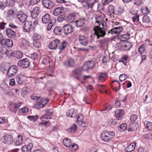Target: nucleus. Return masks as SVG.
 <instances>
[{
  "mask_svg": "<svg viewBox=\"0 0 152 152\" xmlns=\"http://www.w3.org/2000/svg\"><path fill=\"white\" fill-rule=\"evenodd\" d=\"M77 126L75 124L72 125L69 129H67L68 132L71 133H74L77 129Z\"/></svg>",
  "mask_w": 152,
  "mask_h": 152,
  "instance_id": "35",
  "label": "nucleus"
},
{
  "mask_svg": "<svg viewBox=\"0 0 152 152\" xmlns=\"http://www.w3.org/2000/svg\"><path fill=\"white\" fill-rule=\"evenodd\" d=\"M16 17L22 23L25 22L27 19V16L22 11H19L17 14Z\"/></svg>",
  "mask_w": 152,
  "mask_h": 152,
  "instance_id": "9",
  "label": "nucleus"
},
{
  "mask_svg": "<svg viewBox=\"0 0 152 152\" xmlns=\"http://www.w3.org/2000/svg\"><path fill=\"white\" fill-rule=\"evenodd\" d=\"M73 74L75 77L79 80V77L81 75L82 69L80 68H77L72 71Z\"/></svg>",
  "mask_w": 152,
  "mask_h": 152,
  "instance_id": "20",
  "label": "nucleus"
},
{
  "mask_svg": "<svg viewBox=\"0 0 152 152\" xmlns=\"http://www.w3.org/2000/svg\"><path fill=\"white\" fill-rule=\"evenodd\" d=\"M15 2L13 0H6V5L7 7H13L14 6Z\"/></svg>",
  "mask_w": 152,
  "mask_h": 152,
  "instance_id": "38",
  "label": "nucleus"
},
{
  "mask_svg": "<svg viewBox=\"0 0 152 152\" xmlns=\"http://www.w3.org/2000/svg\"><path fill=\"white\" fill-rule=\"evenodd\" d=\"M39 8L37 7H34L31 12V17L33 18H36L39 13Z\"/></svg>",
  "mask_w": 152,
  "mask_h": 152,
  "instance_id": "16",
  "label": "nucleus"
},
{
  "mask_svg": "<svg viewBox=\"0 0 152 152\" xmlns=\"http://www.w3.org/2000/svg\"><path fill=\"white\" fill-rule=\"evenodd\" d=\"M67 116L73 118L77 117V112L75 111L74 109H72L68 110L66 113Z\"/></svg>",
  "mask_w": 152,
  "mask_h": 152,
  "instance_id": "18",
  "label": "nucleus"
},
{
  "mask_svg": "<svg viewBox=\"0 0 152 152\" xmlns=\"http://www.w3.org/2000/svg\"><path fill=\"white\" fill-rule=\"evenodd\" d=\"M42 3L45 7L49 9L52 8L54 5V2L50 0H43Z\"/></svg>",
  "mask_w": 152,
  "mask_h": 152,
  "instance_id": "13",
  "label": "nucleus"
},
{
  "mask_svg": "<svg viewBox=\"0 0 152 152\" xmlns=\"http://www.w3.org/2000/svg\"><path fill=\"white\" fill-rule=\"evenodd\" d=\"M45 105V104L43 103L42 102L41 103H36L34 105L35 108L37 109H39L44 107Z\"/></svg>",
  "mask_w": 152,
  "mask_h": 152,
  "instance_id": "41",
  "label": "nucleus"
},
{
  "mask_svg": "<svg viewBox=\"0 0 152 152\" xmlns=\"http://www.w3.org/2000/svg\"><path fill=\"white\" fill-rule=\"evenodd\" d=\"M58 49H59L60 51L59 52V53H60L62 50L64 49L67 46V42L65 41H64L62 42H59L58 44Z\"/></svg>",
  "mask_w": 152,
  "mask_h": 152,
  "instance_id": "29",
  "label": "nucleus"
},
{
  "mask_svg": "<svg viewBox=\"0 0 152 152\" xmlns=\"http://www.w3.org/2000/svg\"><path fill=\"white\" fill-rule=\"evenodd\" d=\"M22 102L15 104L13 102L10 103L9 106L10 110L12 112L16 113L18 109L20 107Z\"/></svg>",
  "mask_w": 152,
  "mask_h": 152,
  "instance_id": "10",
  "label": "nucleus"
},
{
  "mask_svg": "<svg viewBox=\"0 0 152 152\" xmlns=\"http://www.w3.org/2000/svg\"><path fill=\"white\" fill-rule=\"evenodd\" d=\"M59 42V40L56 39L50 43L48 45V47L51 49H56Z\"/></svg>",
  "mask_w": 152,
  "mask_h": 152,
  "instance_id": "14",
  "label": "nucleus"
},
{
  "mask_svg": "<svg viewBox=\"0 0 152 152\" xmlns=\"http://www.w3.org/2000/svg\"><path fill=\"white\" fill-rule=\"evenodd\" d=\"M14 53V52L12 51L11 50H7V51L6 53L5 54H6L7 56L8 57H10L11 56L13 57V53Z\"/></svg>",
  "mask_w": 152,
  "mask_h": 152,
  "instance_id": "59",
  "label": "nucleus"
},
{
  "mask_svg": "<svg viewBox=\"0 0 152 152\" xmlns=\"http://www.w3.org/2000/svg\"><path fill=\"white\" fill-rule=\"evenodd\" d=\"M50 16L48 14H46L42 18V21L43 23L46 24L48 23L50 20Z\"/></svg>",
  "mask_w": 152,
  "mask_h": 152,
  "instance_id": "27",
  "label": "nucleus"
},
{
  "mask_svg": "<svg viewBox=\"0 0 152 152\" xmlns=\"http://www.w3.org/2000/svg\"><path fill=\"white\" fill-rule=\"evenodd\" d=\"M15 15L14 10L12 9L9 10L7 12V16L8 17H13Z\"/></svg>",
  "mask_w": 152,
  "mask_h": 152,
  "instance_id": "52",
  "label": "nucleus"
},
{
  "mask_svg": "<svg viewBox=\"0 0 152 152\" xmlns=\"http://www.w3.org/2000/svg\"><path fill=\"white\" fill-rule=\"evenodd\" d=\"M121 40L123 41H125L129 38V36L128 34H122L121 36Z\"/></svg>",
  "mask_w": 152,
  "mask_h": 152,
  "instance_id": "46",
  "label": "nucleus"
},
{
  "mask_svg": "<svg viewBox=\"0 0 152 152\" xmlns=\"http://www.w3.org/2000/svg\"><path fill=\"white\" fill-rule=\"evenodd\" d=\"M95 63L94 61H89L84 63L83 65V68L85 71H88L91 69L95 66Z\"/></svg>",
  "mask_w": 152,
  "mask_h": 152,
  "instance_id": "4",
  "label": "nucleus"
},
{
  "mask_svg": "<svg viewBox=\"0 0 152 152\" xmlns=\"http://www.w3.org/2000/svg\"><path fill=\"white\" fill-rule=\"evenodd\" d=\"M78 124L82 128H85L88 126L87 123L85 121H83L80 124Z\"/></svg>",
  "mask_w": 152,
  "mask_h": 152,
  "instance_id": "54",
  "label": "nucleus"
},
{
  "mask_svg": "<svg viewBox=\"0 0 152 152\" xmlns=\"http://www.w3.org/2000/svg\"><path fill=\"white\" fill-rule=\"evenodd\" d=\"M18 67L16 65H12L8 70L7 75L8 77H13L16 73Z\"/></svg>",
  "mask_w": 152,
  "mask_h": 152,
  "instance_id": "5",
  "label": "nucleus"
},
{
  "mask_svg": "<svg viewBox=\"0 0 152 152\" xmlns=\"http://www.w3.org/2000/svg\"><path fill=\"white\" fill-rule=\"evenodd\" d=\"M94 35L96 36L97 39L103 37L106 35V28L100 27L99 26H95L94 28Z\"/></svg>",
  "mask_w": 152,
  "mask_h": 152,
  "instance_id": "1",
  "label": "nucleus"
},
{
  "mask_svg": "<svg viewBox=\"0 0 152 152\" xmlns=\"http://www.w3.org/2000/svg\"><path fill=\"white\" fill-rule=\"evenodd\" d=\"M145 45L143 44L141 45L138 49L139 53L140 54H143L145 51Z\"/></svg>",
  "mask_w": 152,
  "mask_h": 152,
  "instance_id": "39",
  "label": "nucleus"
},
{
  "mask_svg": "<svg viewBox=\"0 0 152 152\" xmlns=\"http://www.w3.org/2000/svg\"><path fill=\"white\" fill-rule=\"evenodd\" d=\"M33 146V144L31 143L27 145L23 146L22 147V152H31Z\"/></svg>",
  "mask_w": 152,
  "mask_h": 152,
  "instance_id": "22",
  "label": "nucleus"
},
{
  "mask_svg": "<svg viewBox=\"0 0 152 152\" xmlns=\"http://www.w3.org/2000/svg\"><path fill=\"white\" fill-rule=\"evenodd\" d=\"M137 119V116L135 115H132L130 118V120L132 122L135 121Z\"/></svg>",
  "mask_w": 152,
  "mask_h": 152,
  "instance_id": "64",
  "label": "nucleus"
},
{
  "mask_svg": "<svg viewBox=\"0 0 152 152\" xmlns=\"http://www.w3.org/2000/svg\"><path fill=\"white\" fill-rule=\"evenodd\" d=\"M34 47L36 48H39L41 46L40 43L39 41L33 40Z\"/></svg>",
  "mask_w": 152,
  "mask_h": 152,
  "instance_id": "43",
  "label": "nucleus"
},
{
  "mask_svg": "<svg viewBox=\"0 0 152 152\" xmlns=\"http://www.w3.org/2000/svg\"><path fill=\"white\" fill-rule=\"evenodd\" d=\"M32 27V23L30 21H27L25 23L23 28L27 32L30 30Z\"/></svg>",
  "mask_w": 152,
  "mask_h": 152,
  "instance_id": "23",
  "label": "nucleus"
},
{
  "mask_svg": "<svg viewBox=\"0 0 152 152\" xmlns=\"http://www.w3.org/2000/svg\"><path fill=\"white\" fill-rule=\"evenodd\" d=\"M132 45L129 42H126L123 43V47L124 50H128L132 47Z\"/></svg>",
  "mask_w": 152,
  "mask_h": 152,
  "instance_id": "33",
  "label": "nucleus"
},
{
  "mask_svg": "<svg viewBox=\"0 0 152 152\" xmlns=\"http://www.w3.org/2000/svg\"><path fill=\"white\" fill-rule=\"evenodd\" d=\"M110 60V57L109 56H105L103 57L102 60V63L103 64L106 63L108 62Z\"/></svg>",
  "mask_w": 152,
  "mask_h": 152,
  "instance_id": "49",
  "label": "nucleus"
},
{
  "mask_svg": "<svg viewBox=\"0 0 152 152\" xmlns=\"http://www.w3.org/2000/svg\"><path fill=\"white\" fill-rule=\"evenodd\" d=\"M40 0H30L29 4L31 5H34L39 2Z\"/></svg>",
  "mask_w": 152,
  "mask_h": 152,
  "instance_id": "63",
  "label": "nucleus"
},
{
  "mask_svg": "<svg viewBox=\"0 0 152 152\" xmlns=\"http://www.w3.org/2000/svg\"><path fill=\"white\" fill-rule=\"evenodd\" d=\"M76 15L75 13H72L70 14L67 18L68 22L69 23L73 22L75 20Z\"/></svg>",
  "mask_w": 152,
  "mask_h": 152,
  "instance_id": "31",
  "label": "nucleus"
},
{
  "mask_svg": "<svg viewBox=\"0 0 152 152\" xmlns=\"http://www.w3.org/2000/svg\"><path fill=\"white\" fill-rule=\"evenodd\" d=\"M127 127V125L126 123H123L120 126V131H123L125 130L126 129Z\"/></svg>",
  "mask_w": 152,
  "mask_h": 152,
  "instance_id": "50",
  "label": "nucleus"
},
{
  "mask_svg": "<svg viewBox=\"0 0 152 152\" xmlns=\"http://www.w3.org/2000/svg\"><path fill=\"white\" fill-rule=\"evenodd\" d=\"M86 4L85 6V8L87 9L92 8L93 7L98 8L99 6L97 0H89L87 1Z\"/></svg>",
  "mask_w": 152,
  "mask_h": 152,
  "instance_id": "6",
  "label": "nucleus"
},
{
  "mask_svg": "<svg viewBox=\"0 0 152 152\" xmlns=\"http://www.w3.org/2000/svg\"><path fill=\"white\" fill-rule=\"evenodd\" d=\"M123 29L122 26L115 27L110 30V31H108V33L110 32L111 34H118L122 31Z\"/></svg>",
  "mask_w": 152,
  "mask_h": 152,
  "instance_id": "17",
  "label": "nucleus"
},
{
  "mask_svg": "<svg viewBox=\"0 0 152 152\" xmlns=\"http://www.w3.org/2000/svg\"><path fill=\"white\" fill-rule=\"evenodd\" d=\"M6 35L8 37L12 38H15L16 37L15 32L11 28H7L5 30Z\"/></svg>",
  "mask_w": 152,
  "mask_h": 152,
  "instance_id": "15",
  "label": "nucleus"
},
{
  "mask_svg": "<svg viewBox=\"0 0 152 152\" xmlns=\"http://www.w3.org/2000/svg\"><path fill=\"white\" fill-rule=\"evenodd\" d=\"M84 117L82 114L79 115L77 118V124H80L81 122L84 121Z\"/></svg>",
  "mask_w": 152,
  "mask_h": 152,
  "instance_id": "42",
  "label": "nucleus"
},
{
  "mask_svg": "<svg viewBox=\"0 0 152 152\" xmlns=\"http://www.w3.org/2000/svg\"><path fill=\"white\" fill-rule=\"evenodd\" d=\"M1 46H6L8 48H10L12 47L13 45L12 40L10 39H4L1 41Z\"/></svg>",
  "mask_w": 152,
  "mask_h": 152,
  "instance_id": "12",
  "label": "nucleus"
},
{
  "mask_svg": "<svg viewBox=\"0 0 152 152\" xmlns=\"http://www.w3.org/2000/svg\"><path fill=\"white\" fill-rule=\"evenodd\" d=\"M78 39L79 43L84 46L86 45L88 42V40L87 38L85 36L81 34L78 35Z\"/></svg>",
  "mask_w": 152,
  "mask_h": 152,
  "instance_id": "11",
  "label": "nucleus"
},
{
  "mask_svg": "<svg viewBox=\"0 0 152 152\" xmlns=\"http://www.w3.org/2000/svg\"><path fill=\"white\" fill-rule=\"evenodd\" d=\"M146 122L145 126L149 130H152V123L150 122Z\"/></svg>",
  "mask_w": 152,
  "mask_h": 152,
  "instance_id": "57",
  "label": "nucleus"
},
{
  "mask_svg": "<svg viewBox=\"0 0 152 152\" xmlns=\"http://www.w3.org/2000/svg\"><path fill=\"white\" fill-rule=\"evenodd\" d=\"M63 32L66 34L71 33L73 31V28L72 26L70 24H67L63 26Z\"/></svg>",
  "mask_w": 152,
  "mask_h": 152,
  "instance_id": "7",
  "label": "nucleus"
},
{
  "mask_svg": "<svg viewBox=\"0 0 152 152\" xmlns=\"http://www.w3.org/2000/svg\"><path fill=\"white\" fill-rule=\"evenodd\" d=\"M15 80L18 84L22 85L23 83L24 77L22 75L18 74L15 77Z\"/></svg>",
  "mask_w": 152,
  "mask_h": 152,
  "instance_id": "24",
  "label": "nucleus"
},
{
  "mask_svg": "<svg viewBox=\"0 0 152 152\" xmlns=\"http://www.w3.org/2000/svg\"><path fill=\"white\" fill-rule=\"evenodd\" d=\"M64 65L66 67H73L75 66V63L73 59L69 58L67 59L64 62Z\"/></svg>",
  "mask_w": 152,
  "mask_h": 152,
  "instance_id": "8",
  "label": "nucleus"
},
{
  "mask_svg": "<svg viewBox=\"0 0 152 152\" xmlns=\"http://www.w3.org/2000/svg\"><path fill=\"white\" fill-rule=\"evenodd\" d=\"M41 38V36L37 33H34L33 37V40L39 41Z\"/></svg>",
  "mask_w": 152,
  "mask_h": 152,
  "instance_id": "47",
  "label": "nucleus"
},
{
  "mask_svg": "<svg viewBox=\"0 0 152 152\" xmlns=\"http://www.w3.org/2000/svg\"><path fill=\"white\" fill-rule=\"evenodd\" d=\"M138 127V124L136 123L131 124L129 128V131H135Z\"/></svg>",
  "mask_w": 152,
  "mask_h": 152,
  "instance_id": "28",
  "label": "nucleus"
},
{
  "mask_svg": "<svg viewBox=\"0 0 152 152\" xmlns=\"http://www.w3.org/2000/svg\"><path fill=\"white\" fill-rule=\"evenodd\" d=\"M139 16L137 14H135L132 18L133 21L134 22L135 21H139Z\"/></svg>",
  "mask_w": 152,
  "mask_h": 152,
  "instance_id": "60",
  "label": "nucleus"
},
{
  "mask_svg": "<svg viewBox=\"0 0 152 152\" xmlns=\"http://www.w3.org/2000/svg\"><path fill=\"white\" fill-rule=\"evenodd\" d=\"M0 51H1V54L2 53L3 54H5L7 50L5 47L3 46L0 47Z\"/></svg>",
  "mask_w": 152,
  "mask_h": 152,
  "instance_id": "58",
  "label": "nucleus"
},
{
  "mask_svg": "<svg viewBox=\"0 0 152 152\" xmlns=\"http://www.w3.org/2000/svg\"><path fill=\"white\" fill-rule=\"evenodd\" d=\"M117 48L121 50H124L123 47V43L122 44L121 43H119L117 44Z\"/></svg>",
  "mask_w": 152,
  "mask_h": 152,
  "instance_id": "62",
  "label": "nucleus"
},
{
  "mask_svg": "<svg viewBox=\"0 0 152 152\" xmlns=\"http://www.w3.org/2000/svg\"><path fill=\"white\" fill-rule=\"evenodd\" d=\"M133 3L134 4L137 6H139L142 4V1L141 0H134Z\"/></svg>",
  "mask_w": 152,
  "mask_h": 152,
  "instance_id": "56",
  "label": "nucleus"
},
{
  "mask_svg": "<svg viewBox=\"0 0 152 152\" xmlns=\"http://www.w3.org/2000/svg\"><path fill=\"white\" fill-rule=\"evenodd\" d=\"M62 29L61 27L56 26L54 29L53 32L56 34L60 35L61 34L62 32Z\"/></svg>",
  "mask_w": 152,
  "mask_h": 152,
  "instance_id": "36",
  "label": "nucleus"
},
{
  "mask_svg": "<svg viewBox=\"0 0 152 152\" xmlns=\"http://www.w3.org/2000/svg\"><path fill=\"white\" fill-rule=\"evenodd\" d=\"M143 22L145 23H149L150 21V19L148 16L145 15L142 18Z\"/></svg>",
  "mask_w": 152,
  "mask_h": 152,
  "instance_id": "55",
  "label": "nucleus"
},
{
  "mask_svg": "<svg viewBox=\"0 0 152 152\" xmlns=\"http://www.w3.org/2000/svg\"><path fill=\"white\" fill-rule=\"evenodd\" d=\"M63 143L65 146L69 148L70 147L71 140L68 138H65L63 140Z\"/></svg>",
  "mask_w": 152,
  "mask_h": 152,
  "instance_id": "34",
  "label": "nucleus"
},
{
  "mask_svg": "<svg viewBox=\"0 0 152 152\" xmlns=\"http://www.w3.org/2000/svg\"><path fill=\"white\" fill-rule=\"evenodd\" d=\"M2 141L4 143L8 145L11 144L13 141V137L10 134H7L2 137Z\"/></svg>",
  "mask_w": 152,
  "mask_h": 152,
  "instance_id": "3",
  "label": "nucleus"
},
{
  "mask_svg": "<svg viewBox=\"0 0 152 152\" xmlns=\"http://www.w3.org/2000/svg\"><path fill=\"white\" fill-rule=\"evenodd\" d=\"M84 23V19H80L76 21V25L77 27H81L83 26Z\"/></svg>",
  "mask_w": 152,
  "mask_h": 152,
  "instance_id": "37",
  "label": "nucleus"
},
{
  "mask_svg": "<svg viewBox=\"0 0 152 152\" xmlns=\"http://www.w3.org/2000/svg\"><path fill=\"white\" fill-rule=\"evenodd\" d=\"M141 12L143 14H145L148 13L149 11L148 7H143L141 9Z\"/></svg>",
  "mask_w": 152,
  "mask_h": 152,
  "instance_id": "53",
  "label": "nucleus"
},
{
  "mask_svg": "<svg viewBox=\"0 0 152 152\" xmlns=\"http://www.w3.org/2000/svg\"><path fill=\"white\" fill-rule=\"evenodd\" d=\"M128 77V76L126 74H122L119 76V79L122 82L126 79Z\"/></svg>",
  "mask_w": 152,
  "mask_h": 152,
  "instance_id": "48",
  "label": "nucleus"
},
{
  "mask_svg": "<svg viewBox=\"0 0 152 152\" xmlns=\"http://www.w3.org/2000/svg\"><path fill=\"white\" fill-rule=\"evenodd\" d=\"M136 143H132L125 148L124 150L126 152H130L133 151L135 147Z\"/></svg>",
  "mask_w": 152,
  "mask_h": 152,
  "instance_id": "25",
  "label": "nucleus"
},
{
  "mask_svg": "<svg viewBox=\"0 0 152 152\" xmlns=\"http://www.w3.org/2000/svg\"><path fill=\"white\" fill-rule=\"evenodd\" d=\"M111 86L113 90L116 91L119 90L120 87V83L117 80L113 81L111 84Z\"/></svg>",
  "mask_w": 152,
  "mask_h": 152,
  "instance_id": "21",
  "label": "nucleus"
},
{
  "mask_svg": "<svg viewBox=\"0 0 152 152\" xmlns=\"http://www.w3.org/2000/svg\"><path fill=\"white\" fill-rule=\"evenodd\" d=\"M30 64V62L28 59L24 58L19 61L17 63V65L21 68H27L29 67Z\"/></svg>",
  "mask_w": 152,
  "mask_h": 152,
  "instance_id": "2",
  "label": "nucleus"
},
{
  "mask_svg": "<svg viewBox=\"0 0 152 152\" xmlns=\"http://www.w3.org/2000/svg\"><path fill=\"white\" fill-rule=\"evenodd\" d=\"M13 57L18 59H20L23 56V53L20 51H16L13 53Z\"/></svg>",
  "mask_w": 152,
  "mask_h": 152,
  "instance_id": "32",
  "label": "nucleus"
},
{
  "mask_svg": "<svg viewBox=\"0 0 152 152\" xmlns=\"http://www.w3.org/2000/svg\"><path fill=\"white\" fill-rule=\"evenodd\" d=\"M124 112V111L122 109H118L115 112V117L118 120L121 119Z\"/></svg>",
  "mask_w": 152,
  "mask_h": 152,
  "instance_id": "26",
  "label": "nucleus"
},
{
  "mask_svg": "<svg viewBox=\"0 0 152 152\" xmlns=\"http://www.w3.org/2000/svg\"><path fill=\"white\" fill-rule=\"evenodd\" d=\"M15 144L17 145H18L22 143V137L21 136H19L18 139L15 142Z\"/></svg>",
  "mask_w": 152,
  "mask_h": 152,
  "instance_id": "44",
  "label": "nucleus"
},
{
  "mask_svg": "<svg viewBox=\"0 0 152 152\" xmlns=\"http://www.w3.org/2000/svg\"><path fill=\"white\" fill-rule=\"evenodd\" d=\"M109 135H110V134L108 133V132L105 131L102 134L101 137L103 141L105 142H107L109 140H110Z\"/></svg>",
  "mask_w": 152,
  "mask_h": 152,
  "instance_id": "19",
  "label": "nucleus"
},
{
  "mask_svg": "<svg viewBox=\"0 0 152 152\" xmlns=\"http://www.w3.org/2000/svg\"><path fill=\"white\" fill-rule=\"evenodd\" d=\"M27 118L31 121H35L38 119V116L37 115L35 116H28L27 117Z\"/></svg>",
  "mask_w": 152,
  "mask_h": 152,
  "instance_id": "51",
  "label": "nucleus"
},
{
  "mask_svg": "<svg viewBox=\"0 0 152 152\" xmlns=\"http://www.w3.org/2000/svg\"><path fill=\"white\" fill-rule=\"evenodd\" d=\"M28 110V108L25 107L19 109L18 111L19 113L21 114L27 113Z\"/></svg>",
  "mask_w": 152,
  "mask_h": 152,
  "instance_id": "40",
  "label": "nucleus"
},
{
  "mask_svg": "<svg viewBox=\"0 0 152 152\" xmlns=\"http://www.w3.org/2000/svg\"><path fill=\"white\" fill-rule=\"evenodd\" d=\"M51 116L48 114H45L43 115L41 118V120L43 121H44V119H50L51 118Z\"/></svg>",
  "mask_w": 152,
  "mask_h": 152,
  "instance_id": "61",
  "label": "nucleus"
},
{
  "mask_svg": "<svg viewBox=\"0 0 152 152\" xmlns=\"http://www.w3.org/2000/svg\"><path fill=\"white\" fill-rule=\"evenodd\" d=\"M108 12L109 13L115 14L114 7L112 5H109L108 8Z\"/></svg>",
  "mask_w": 152,
  "mask_h": 152,
  "instance_id": "45",
  "label": "nucleus"
},
{
  "mask_svg": "<svg viewBox=\"0 0 152 152\" xmlns=\"http://www.w3.org/2000/svg\"><path fill=\"white\" fill-rule=\"evenodd\" d=\"M63 10V7H57L53 10V14L55 16H57L62 12Z\"/></svg>",
  "mask_w": 152,
  "mask_h": 152,
  "instance_id": "30",
  "label": "nucleus"
}]
</instances>
